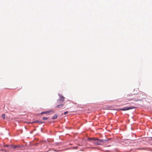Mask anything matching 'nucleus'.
<instances>
[{"instance_id": "9b49d317", "label": "nucleus", "mask_w": 152, "mask_h": 152, "mask_svg": "<svg viewBox=\"0 0 152 152\" xmlns=\"http://www.w3.org/2000/svg\"><path fill=\"white\" fill-rule=\"evenodd\" d=\"M43 119L44 120H46L48 119V118L44 117L43 118Z\"/></svg>"}, {"instance_id": "f03ea898", "label": "nucleus", "mask_w": 152, "mask_h": 152, "mask_svg": "<svg viewBox=\"0 0 152 152\" xmlns=\"http://www.w3.org/2000/svg\"><path fill=\"white\" fill-rule=\"evenodd\" d=\"M59 96L60 97V99H58L57 102V103H59L60 102H62L64 100V97L61 95L59 94Z\"/></svg>"}, {"instance_id": "7ed1b4c3", "label": "nucleus", "mask_w": 152, "mask_h": 152, "mask_svg": "<svg viewBox=\"0 0 152 152\" xmlns=\"http://www.w3.org/2000/svg\"><path fill=\"white\" fill-rule=\"evenodd\" d=\"M108 140H101L99 139L98 138H97V141L99 142H102V143H104L106 142Z\"/></svg>"}, {"instance_id": "39448f33", "label": "nucleus", "mask_w": 152, "mask_h": 152, "mask_svg": "<svg viewBox=\"0 0 152 152\" xmlns=\"http://www.w3.org/2000/svg\"><path fill=\"white\" fill-rule=\"evenodd\" d=\"M6 146H9V148H17L18 147V146L16 145H9V146L8 145H6Z\"/></svg>"}, {"instance_id": "423d86ee", "label": "nucleus", "mask_w": 152, "mask_h": 152, "mask_svg": "<svg viewBox=\"0 0 152 152\" xmlns=\"http://www.w3.org/2000/svg\"><path fill=\"white\" fill-rule=\"evenodd\" d=\"M64 104H60L58 105L56 107L57 108H61L64 106Z\"/></svg>"}, {"instance_id": "20e7f679", "label": "nucleus", "mask_w": 152, "mask_h": 152, "mask_svg": "<svg viewBox=\"0 0 152 152\" xmlns=\"http://www.w3.org/2000/svg\"><path fill=\"white\" fill-rule=\"evenodd\" d=\"M88 140H92L94 142V141H97V138L94 137L89 138Z\"/></svg>"}, {"instance_id": "f257e3e1", "label": "nucleus", "mask_w": 152, "mask_h": 152, "mask_svg": "<svg viewBox=\"0 0 152 152\" xmlns=\"http://www.w3.org/2000/svg\"><path fill=\"white\" fill-rule=\"evenodd\" d=\"M136 107H134V106H132V107H129L126 108H121L120 109H119V110H122V111H125L127 110H131L134 108H136Z\"/></svg>"}, {"instance_id": "f8f14e48", "label": "nucleus", "mask_w": 152, "mask_h": 152, "mask_svg": "<svg viewBox=\"0 0 152 152\" xmlns=\"http://www.w3.org/2000/svg\"><path fill=\"white\" fill-rule=\"evenodd\" d=\"M49 112H49V111H47V112H42L41 113V114H44V113H49Z\"/></svg>"}, {"instance_id": "1a4fd4ad", "label": "nucleus", "mask_w": 152, "mask_h": 152, "mask_svg": "<svg viewBox=\"0 0 152 152\" xmlns=\"http://www.w3.org/2000/svg\"><path fill=\"white\" fill-rule=\"evenodd\" d=\"M58 115L57 114H55L53 117H52V119H55L56 118L58 117Z\"/></svg>"}, {"instance_id": "ddd939ff", "label": "nucleus", "mask_w": 152, "mask_h": 152, "mask_svg": "<svg viewBox=\"0 0 152 152\" xmlns=\"http://www.w3.org/2000/svg\"><path fill=\"white\" fill-rule=\"evenodd\" d=\"M68 113V111H66V112H64V115H65V114H67Z\"/></svg>"}, {"instance_id": "6e6552de", "label": "nucleus", "mask_w": 152, "mask_h": 152, "mask_svg": "<svg viewBox=\"0 0 152 152\" xmlns=\"http://www.w3.org/2000/svg\"><path fill=\"white\" fill-rule=\"evenodd\" d=\"M93 143L96 145H101V144L99 143V142L98 141H94Z\"/></svg>"}, {"instance_id": "0eeeda50", "label": "nucleus", "mask_w": 152, "mask_h": 152, "mask_svg": "<svg viewBox=\"0 0 152 152\" xmlns=\"http://www.w3.org/2000/svg\"><path fill=\"white\" fill-rule=\"evenodd\" d=\"M37 122L39 123H43V122H41V121H33L32 122H31L30 123H31V124H33V123H37Z\"/></svg>"}, {"instance_id": "9d476101", "label": "nucleus", "mask_w": 152, "mask_h": 152, "mask_svg": "<svg viewBox=\"0 0 152 152\" xmlns=\"http://www.w3.org/2000/svg\"><path fill=\"white\" fill-rule=\"evenodd\" d=\"M1 118H3L4 119L5 118V115L4 114H3L2 115Z\"/></svg>"}, {"instance_id": "4468645a", "label": "nucleus", "mask_w": 152, "mask_h": 152, "mask_svg": "<svg viewBox=\"0 0 152 152\" xmlns=\"http://www.w3.org/2000/svg\"><path fill=\"white\" fill-rule=\"evenodd\" d=\"M139 100V99H136V100H135V101H138Z\"/></svg>"}, {"instance_id": "2eb2a0df", "label": "nucleus", "mask_w": 152, "mask_h": 152, "mask_svg": "<svg viewBox=\"0 0 152 152\" xmlns=\"http://www.w3.org/2000/svg\"><path fill=\"white\" fill-rule=\"evenodd\" d=\"M132 100V99H130L128 100H129V101H131V100Z\"/></svg>"}]
</instances>
